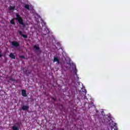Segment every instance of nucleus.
<instances>
[{
	"label": "nucleus",
	"instance_id": "6",
	"mask_svg": "<svg viewBox=\"0 0 130 130\" xmlns=\"http://www.w3.org/2000/svg\"><path fill=\"white\" fill-rule=\"evenodd\" d=\"M10 57H11V58H12L13 59H15V58H16V56H15V55H14V54H13V53H11L9 55Z\"/></svg>",
	"mask_w": 130,
	"mask_h": 130
},
{
	"label": "nucleus",
	"instance_id": "8",
	"mask_svg": "<svg viewBox=\"0 0 130 130\" xmlns=\"http://www.w3.org/2000/svg\"><path fill=\"white\" fill-rule=\"evenodd\" d=\"M73 71L74 73H75L76 76H77V68L75 66H73Z\"/></svg>",
	"mask_w": 130,
	"mask_h": 130
},
{
	"label": "nucleus",
	"instance_id": "12",
	"mask_svg": "<svg viewBox=\"0 0 130 130\" xmlns=\"http://www.w3.org/2000/svg\"><path fill=\"white\" fill-rule=\"evenodd\" d=\"M10 23L12 25H15V21H14V19H12L10 21Z\"/></svg>",
	"mask_w": 130,
	"mask_h": 130
},
{
	"label": "nucleus",
	"instance_id": "14",
	"mask_svg": "<svg viewBox=\"0 0 130 130\" xmlns=\"http://www.w3.org/2000/svg\"><path fill=\"white\" fill-rule=\"evenodd\" d=\"M19 34H20V35H21L22 36V35H23V33L21 31H18Z\"/></svg>",
	"mask_w": 130,
	"mask_h": 130
},
{
	"label": "nucleus",
	"instance_id": "2",
	"mask_svg": "<svg viewBox=\"0 0 130 130\" xmlns=\"http://www.w3.org/2000/svg\"><path fill=\"white\" fill-rule=\"evenodd\" d=\"M21 94L23 96V97H27V93H26V90L22 89L21 91Z\"/></svg>",
	"mask_w": 130,
	"mask_h": 130
},
{
	"label": "nucleus",
	"instance_id": "18",
	"mask_svg": "<svg viewBox=\"0 0 130 130\" xmlns=\"http://www.w3.org/2000/svg\"><path fill=\"white\" fill-rule=\"evenodd\" d=\"M118 129H117V127H116V128L114 129V130H117Z\"/></svg>",
	"mask_w": 130,
	"mask_h": 130
},
{
	"label": "nucleus",
	"instance_id": "1",
	"mask_svg": "<svg viewBox=\"0 0 130 130\" xmlns=\"http://www.w3.org/2000/svg\"><path fill=\"white\" fill-rule=\"evenodd\" d=\"M16 16V20L18 21V23L23 26V27H25V23H24V21L23 20V18L21 17V15L18 13L15 14Z\"/></svg>",
	"mask_w": 130,
	"mask_h": 130
},
{
	"label": "nucleus",
	"instance_id": "7",
	"mask_svg": "<svg viewBox=\"0 0 130 130\" xmlns=\"http://www.w3.org/2000/svg\"><path fill=\"white\" fill-rule=\"evenodd\" d=\"M34 48H35L36 50H39L40 49V48H39V45H35Z\"/></svg>",
	"mask_w": 130,
	"mask_h": 130
},
{
	"label": "nucleus",
	"instance_id": "20",
	"mask_svg": "<svg viewBox=\"0 0 130 130\" xmlns=\"http://www.w3.org/2000/svg\"><path fill=\"white\" fill-rule=\"evenodd\" d=\"M31 8V10H32V9H33V7H32V6H30Z\"/></svg>",
	"mask_w": 130,
	"mask_h": 130
},
{
	"label": "nucleus",
	"instance_id": "4",
	"mask_svg": "<svg viewBox=\"0 0 130 130\" xmlns=\"http://www.w3.org/2000/svg\"><path fill=\"white\" fill-rule=\"evenodd\" d=\"M22 110H28V109H29V107L28 106L24 105L22 107Z\"/></svg>",
	"mask_w": 130,
	"mask_h": 130
},
{
	"label": "nucleus",
	"instance_id": "10",
	"mask_svg": "<svg viewBox=\"0 0 130 130\" xmlns=\"http://www.w3.org/2000/svg\"><path fill=\"white\" fill-rule=\"evenodd\" d=\"M9 10H10V11H14V10H15V6H10V7H9Z\"/></svg>",
	"mask_w": 130,
	"mask_h": 130
},
{
	"label": "nucleus",
	"instance_id": "9",
	"mask_svg": "<svg viewBox=\"0 0 130 130\" xmlns=\"http://www.w3.org/2000/svg\"><path fill=\"white\" fill-rule=\"evenodd\" d=\"M53 61H54V62H55V61H57V62L58 63H59V61L58 60V59H57V58H56V57H54Z\"/></svg>",
	"mask_w": 130,
	"mask_h": 130
},
{
	"label": "nucleus",
	"instance_id": "16",
	"mask_svg": "<svg viewBox=\"0 0 130 130\" xmlns=\"http://www.w3.org/2000/svg\"><path fill=\"white\" fill-rule=\"evenodd\" d=\"M10 81H12V82H14V81H15V79H13V78H11Z\"/></svg>",
	"mask_w": 130,
	"mask_h": 130
},
{
	"label": "nucleus",
	"instance_id": "3",
	"mask_svg": "<svg viewBox=\"0 0 130 130\" xmlns=\"http://www.w3.org/2000/svg\"><path fill=\"white\" fill-rule=\"evenodd\" d=\"M12 45L15 47H18V46H19V43L17 42H12Z\"/></svg>",
	"mask_w": 130,
	"mask_h": 130
},
{
	"label": "nucleus",
	"instance_id": "13",
	"mask_svg": "<svg viewBox=\"0 0 130 130\" xmlns=\"http://www.w3.org/2000/svg\"><path fill=\"white\" fill-rule=\"evenodd\" d=\"M22 36L23 38H28V37L26 35H22Z\"/></svg>",
	"mask_w": 130,
	"mask_h": 130
},
{
	"label": "nucleus",
	"instance_id": "11",
	"mask_svg": "<svg viewBox=\"0 0 130 130\" xmlns=\"http://www.w3.org/2000/svg\"><path fill=\"white\" fill-rule=\"evenodd\" d=\"M24 8H25V9H26L27 10H30V8H29V5H25L24 6Z\"/></svg>",
	"mask_w": 130,
	"mask_h": 130
},
{
	"label": "nucleus",
	"instance_id": "5",
	"mask_svg": "<svg viewBox=\"0 0 130 130\" xmlns=\"http://www.w3.org/2000/svg\"><path fill=\"white\" fill-rule=\"evenodd\" d=\"M11 128L12 130H19V127L16 125L12 126Z\"/></svg>",
	"mask_w": 130,
	"mask_h": 130
},
{
	"label": "nucleus",
	"instance_id": "21",
	"mask_svg": "<svg viewBox=\"0 0 130 130\" xmlns=\"http://www.w3.org/2000/svg\"><path fill=\"white\" fill-rule=\"evenodd\" d=\"M86 93H87V90H85V94H86Z\"/></svg>",
	"mask_w": 130,
	"mask_h": 130
},
{
	"label": "nucleus",
	"instance_id": "15",
	"mask_svg": "<svg viewBox=\"0 0 130 130\" xmlns=\"http://www.w3.org/2000/svg\"><path fill=\"white\" fill-rule=\"evenodd\" d=\"M3 56V53H2V51H0V57H2Z\"/></svg>",
	"mask_w": 130,
	"mask_h": 130
},
{
	"label": "nucleus",
	"instance_id": "19",
	"mask_svg": "<svg viewBox=\"0 0 130 130\" xmlns=\"http://www.w3.org/2000/svg\"><path fill=\"white\" fill-rule=\"evenodd\" d=\"M21 58H24V56H21Z\"/></svg>",
	"mask_w": 130,
	"mask_h": 130
},
{
	"label": "nucleus",
	"instance_id": "17",
	"mask_svg": "<svg viewBox=\"0 0 130 130\" xmlns=\"http://www.w3.org/2000/svg\"><path fill=\"white\" fill-rule=\"evenodd\" d=\"M53 100H54V101H55V100H56V99H55V98H53Z\"/></svg>",
	"mask_w": 130,
	"mask_h": 130
}]
</instances>
